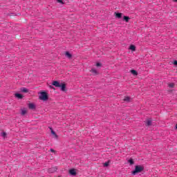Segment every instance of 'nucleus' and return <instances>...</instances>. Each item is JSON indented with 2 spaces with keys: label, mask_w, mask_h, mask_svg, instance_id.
<instances>
[{
  "label": "nucleus",
  "mask_w": 177,
  "mask_h": 177,
  "mask_svg": "<svg viewBox=\"0 0 177 177\" xmlns=\"http://www.w3.org/2000/svg\"><path fill=\"white\" fill-rule=\"evenodd\" d=\"M174 1V2H177V0H173Z\"/></svg>",
  "instance_id": "cd10ccee"
},
{
  "label": "nucleus",
  "mask_w": 177,
  "mask_h": 177,
  "mask_svg": "<svg viewBox=\"0 0 177 177\" xmlns=\"http://www.w3.org/2000/svg\"><path fill=\"white\" fill-rule=\"evenodd\" d=\"M69 174L71 175H73V176H75V175H77V172L75 171V169H71V170H69Z\"/></svg>",
  "instance_id": "423d86ee"
},
{
  "label": "nucleus",
  "mask_w": 177,
  "mask_h": 177,
  "mask_svg": "<svg viewBox=\"0 0 177 177\" xmlns=\"http://www.w3.org/2000/svg\"><path fill=\"white\" fill-rule=\"evenodd\" d=\"M60 82H59L58 81H53L52 83V85H53L54 86H55L56 88H60Z\"/></svg>",
  "instance_id": "20e7f679"
},
{
  "label": "nucleus",
  "mask_w": 177,
  "mask_h": 177,
  "mask_svg": "<svg viewBox=\"0 0 177 177\" xmlns=\"http://www.w3.org/2000/svg\"><path fill=\"white\" fill-rule=\"evenodd\" d=\"M65 55L66 56V57H68V59H71V57H73V55H71V53H70V52L66 51L65 53Z\"/></svg>",
  "instance_id": "1a4fd4ad"
},
{
  "label": "nucleus",
  "mask_w": 177,
  "mask_h": 177,
  "mask_svg": "<svg viewBox=\"0 0 177 177\" xmlns=\"http://www.w3.org/2000/svg\"><path fill=\"white\" fill-rule=\"evenodd\" d=\"M96 66H97V67H100V66H102V64L97 62V63L96 64Z\"/></svg>",
  "instance_id": "b1692460"
},
{
  "label": "nucleus",
  "mask_w": 177,
  "mask_h": 177,
  "mask_svg": "<svg viewBox=\"0 0 177 177\" xmlns=\"http://www.w3.org/2000/svg\"><path fill=\"white\" fill-rule=\"evenodd\" d=\"M21 92H23L24 93H28V90L26 87L21 88Z\"/></svg>",
  "instance_id": "9d476101"
},
{
  "label": "nucleus",
  "mask_w": 177,
  "mask_h": 177,
  "mask_svg": "<svg viewBox=\"0 0 177 177\" xmlns=\"http://www.w3.org/2000/svg\"><path fill=\"white\" fill-rule=\"evenodd\" d=\"M1 136H3V138H6V133H5V132L1 133Z\"/></svg>",
  "instance_id": "5701e85b"
},
{
  "label": "nucleus",
  "mask_w": 177,
  "mask_h": 177,
  "mask_svg": "<svg viewBox=\"0 0 177 177\" xmlns=\"http://www.w3.org/2000/svg\"><path fill=\"white\" fill-rule=\"evenodd\" d=\"M124 102H127V103H129V102H131V97H124Z\"/></svg>",
  "instance_id": "2eb2a0df"
},
{
  "label": "nucleus",
  "mask_w": 177,
  "mask_h": 177,
  "mask_svg": "<svg viewBox=\"0 0 177 177\" xmlns=\"http://www.w3.org/2000/svg\"><path fill=\"white\" fill-rule=\"evenodd\" d=\"M91 71L94 74V75H97V71L96 69L92 68Z\"/></svg>",
  "instance_id": "dca6fc26"
},
{
  "label": "nucleus",
  "mask_w": 177,
  "mask_h": 177,
  "mask_svg": "<svg viewBox=\"0 0 177 177\" xmlns=\"http://www.w3.org/2000/svg\"><path fill=\"white\" fill-rule=\"evenodd\" d=\"M50 151H51V153H56V151H55L53 149H50Z\"/></svg>",
  "instance_id": "393cba45"
},
{
  "label": "nucleus",
  "mask_w": 177,
  "mask_h": 177,
  "mask_svg": "<svg viewBox=\"0 0 177 177\" xmlns=\"http://www.w3.org/2000/svg\"><path fill=\"white\" fill-rule=\"evenodd\" d=\"M57 2H59V3H63V0H57Z\"/></svg>",
  "instance_id": "a878e982"
},
{
  "label": "nucleus",
  "mask_w": 177,
  "mask_h": 177,
  "mask_svg": "<svg viewBox=\"0 0 177 177\" xmlns=\"http://www.w3.org/2000/svg\"><path fill=\"white\" fill-rule=\"evenodd\" d=\"M129 17H127V16H124L123 17V20H124V21H126L127 23H128V21H129Z\"/></svg>",
  "instance_id": "f3484780"
},
{
  "label": "nucleus",
  "mask_w": 177,
  "mask_h": 177,
  "mask_svg": "<svg viewBox=\"0 0 177 177\" xmlns=\"http://www.w3.org/2000/svg\"><path fill=\"white\" fill-rule=\"evenodd\" d=\"M15 97H17V99H23V95L19 93H15Z\"/></svg>",
  "instance_id": "9b49d317"
},
{
  "label": "nucleus",
  "mask_w": 177,
  "mask_h": 177,
  "mask_svg": "<svg viewBox=\"0 0 177 177\" xmlns=\"http://www.w3.org/2000/svg\"><path fill=\"white\" fill-rule=\"evenodd\" d=\"M59 88H61V91H62V92H64V91H66V84H64V83H61Z\"/></svg>",
  "instance_id": "39448f33"
},
{
  "label": "nucleus",
  "mask_w": 177,
  "mask_h": 177,
  "mask_svg": "<svg viewBox=\"0 0 177 177\" xmlns=\"http://www.w3.org/2000/svg\"><path fill=\"white\" fill-rule=\"evenodd\" d=\"M51 129V133L52 135H53L54 138H55V139H57L58 136H57V134H56V132H55V131H53V129Z\"/></svg>",
  "instance_id": "ddd939ff"
},
{
  "label": "nucleus",
  "mask_w": 177,
  "mask_h": 177,
  "mask_svg": "<svg viewBox=\"0 0 177 177\" xmlns=\"http://www.w3.org/2000/svg\"><path fill=\"white\" fill-rule=\"evenodd\" d=\"M168 86L169 88H174L175 86V83H169Z\"/></svg>",
  "instance_id": "aec40b11"
},
{
  "label": "nucleus",
  "mask_w": 177,
  "mask_h": 177,
  "mask_svg": "<svg viewBox=\"0 0 177 177\" xmlns=\"http://www.w3.org/2000/svg\"><path fill=\"white\" fill-rule=\"evenodd\" d=\"M110 165V160L106 162L105 163H104V167H106Z\"/></svg>",
  "instance_id": "412c9836"
},
{
  "label": "nucleus",
  "mask_w": 177,
  "mask_h": 177,
  "mask_svg": "<svg viewBox=\"0 0 177 177\" xmlns=\"http://www.w3.org/2000/svg\"><path fill=\"white\" fill-rule=\"evenodd\" d=\"M176 129H177V124H176Z\"/></svg>",
  "instance_id": "c85d7f7f"
},
{
  "label": "nucleus",
  "mask_w": 177,
  "mask_h": 177,
  "mask_svg": "<svg viewBox=\"0 0 177 177\" xmlns=\"http://www.w3.org/2000/svg\"><path fill=\"white\" fill-rule=\"evenodd\" d=\"M130 72L131 73V74H133V75H138V71H136L133 69L130 71Z\"/></svg>",
  "instance_id": "a211bd4d"
},
{
  "label": "nucleus",
  "mask_w": 177,
  "mask_h": 177,
  "mask_svg": "<svg viewBox=\"0 0 177 177\" xmlns=\"http://www.w3.org/2000/svg\"><path fill=\"white\" fill-rule=\"evenodd\" d=\"M26 114H27V111L21 110V115H26Z\"/></svg>",
  "instance_id": "4be33fe9"
},
{
  "label": "nucleus",
  "mask_w": 177,
  "mask_h": 177,
  "mask_svg": "<svg viewBox=\"0 0 177 177\" xmlns=\"http://www.w3.org/2000/svg\"><path fill=\"white\" fill-rule=\"evenodd\" d=\"M129 49H130V50L135 52V50H136V46H135V45H133V44H131L129 46Z\"/></svg>",
  "instance_id": "6e6552de"
},
{
  "label": "nucleus",
  "mask_w": 177,
  "mask_h": 177,
  "mask_svg": "<svg viewBox=\"0 0 177 177\" xmlns=\"http://www.w3.org/2000/svg\"><path fill=\"white\" fill-rule=\"evenodd\" d=\"M128 162L130 163V165H133L135 164V162L133 161V159H129L128 160Z\"/></svg>",
  "instance_id": "6ab92c4d"
},
{
  "label": "nucleus",
  "mask_w": 177,
  "mask_h": 177,
  "mask_svg": "<svg viewBox=\"0 0 177 177\" xmlns=\"http://www.w3.org/2000/svg\"><path fill=\"white\" fill-rule=\"evenodd\" d=\"M145 125H146V127H151V120H147L146 123H145Z\"/></svg>",
  "instance_id": "4468645a"
},
{
  "label": "nucleus",
  "mask_w": 177,
  "mask_h": 177,
  "mask_svg": "<svg viewBox=\"0 0 177 177\" xmlns=\"http://www.w3.org/2000/svg\"><path fill=\"white\" fill-rule=\"evenodd\" d=\"M115 17L118 19H121L122 17V13H121V12H115Z\"/></svg>",
  "instance_id": "f8f14e48"
},
{
  "label": "nucleus",
  "mask_w": 177,
  "mask_h": 177,
  "mask_svg": "<svg viewBox=\"0 0 177 177\" xmlns=\"http://www.w3.org/2000/svg\"><path fill=\"white\" fill-rule=\"evenodd\" d=\"M145 171V167L143 165H136L133 171H131L132 175L135 176L137 174H140Z\"/></svg>",
  "instance_id": "f257e3e1"
},
{
  "label": "nucleus",
  "mask_w": 177,
  "mask_h": 177,
  "mask_svg": "<svg viewBox=\"0 0 177 177\" xmlns=\"http://www.w3.org/2000/svg\"><path fill=\"white\" fill-rule=\"evenodd\" d=\"M57 171V167H54L48 169V174H53L54 172H56Z\"/></svg>",
  "instance_id": "7ed1b4c3"
},
{
  "label": "nucleus",
  "mask_w": 177,
  "mask_h": 177,
  "mask_svg": "<svg viewBox=\"0 0 177 177\" xmlns=\"http://www.w3.org/2000/svg\"><path fill=\"white\" fill-rule=\"evenodd\" d=\"M173 64H174V66H177V61L176 60L174 61Z\"/></svg>",
  "instance_id": "bb28decb"
},
{
  "label": "nucleus",
  "mask_w": 177,
  "mask_h": 177,
  "mask_svg": "<svg viewBox=\"0 0 177 177\" xmlns=\"http://www.w3.org/2000/svg\"><path fill=\"white\" fill-rule=\"evenodd\" d=\"M28 108L30 109V110H35V104L33 103H30L28 104Z\"/></svg>",
  "instance_id": "0eeeda50"
},
{
  "label": "nucleus",
  "mask_w": 177,
  "mask_h": 177,
  "mask_svg": "<svg viewBox=\"0 0 177 177\" xmlns=\"http://www.w3.org/2000/svg\"><path fill=\"white\" fill-rule=\"evenodd\" d=\"M39 98L41 100H48L49 99V97L48 96V93L46 92H41Z\"/></svg>",
  "instance_id": "f03ea898"
},
{
  "label": "nucleus",
  "mask_w": 177,
  "mask_h": 177,
  "mask_svg": "<svg viewBox=\"0 0 177 177\" xmlns=\"http://www.w3.org/2000/svg\"><path fill=\"white\" fill-rule=\"evenodd\" d=\"M50 88H53V86H50Z\"/></svg>",
  "instance_id": "c756f323"
}]
</instances>
